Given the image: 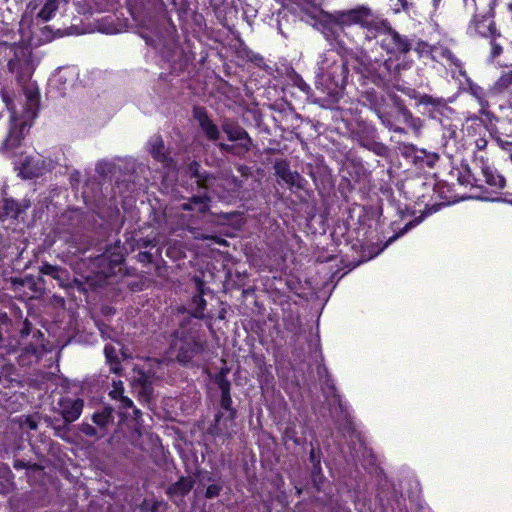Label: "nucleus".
<instances>
[{
	"label": "nucleus",
	"instance_id": "1",
	"mask_svg": "<svg viewBox=\"0 0 512 512\" xmlns=\"http://www.w3.org/2000/svg\"><path fill=\"white\" fill-rule=\"evenodd\" d=\"M8 70L15 74L26 98V110L34 117L39 105V89L36 82L31 81L35 70L33 61L25 53L22 57L15 55L8 62Z\"/></svg>",
	"mask_w": 512,
	"mask_h": 512
},
{
	"label": "nucleus",
	"instance_id": "2",
	"mask_svg": "<svg viewBox=\"0 0 512 512\" xmlns=\"http://www.w3.org/2000/svg\"><path fill=\"white\" fill-rule=\"evenodd\" d=\"M333 22L340 26L360 25L368 31L382 32L388 28V21L374 14L366 7L337 13L332 16Z\"/></svg>",
	"mask_w": 512,
	"mask_h": 512
},
{
	"label": "nucleus",
	"instance_id": "3",
	"mask_svg": "<svg viewBox=\"0 0 512 512\" xmlns=\"http://www.w3.org/2000/svg\"><path fill=\"white\" fill-rule=\"evenodd\" d=\"M475 14L470 24V31L485 38L498 36L494 21L497 0H474Z\"/></svg>",
	"mask_w": 512,
	"mask_h": 512
},
{
	"label": "nucleus",
	"instance_id": "4",
	"mask_svg": "<svg viewBox=\"0 0 512 512\" xmlns=\"http://www.w3.org/2000/svg\"><path fill=\"white\" fill-rule=\"evenodd\" d=\"M173 347L178 350V361L186 363L204 350L205 341L196 332L184 333L178 331Z\"/></svg>",
	"mask_w": 512,
	"mask_h": 512
},
{
	"label": "nucleus",
	"instance_id": "5",
	"mask_svg": "<svg viewBox=\"0 0 512 512\" xmlns=\"http://www.w3.org/2000/svg\"><path fill=\"white\" fill-rule=\"evenodd\" d=\"M193 116L198 121L201 130L209 141L215 142L219 140L220 130L209 117L207 110L204 107H194Z\"/></svg>",
	"mask_w": 512,
	"mask_h": 512
},
{
	"label": "nucleus",
	"instance_id": "6",
	"mask_svg": "<svg viewBox=\"0 0 512 512\" xmlns=\"http://www.w3.org/2000/svg\"><path fill=\"white\" fill-rule=\"evenodd\" d=\"M24 126V123H18L17 119L12 117V124L10 126L9 133L1 147V151L3 153L13 155L14 151L20 147L21 141L24 138Z\"/></svg>",
	"mask_w": 512,
	"mask_h": 512
},
{
	"label": "nucleus",
	"instance_id": "7",
	"mask_svg": "<svg viewBox=\"0 0 512 512\" xmlns=\"http://www.w3.org/2000/svg\"><path fill=\"white\" fill-rule=\"evenodd\" d=\"M60 412L65 422H74L77 420L83 410V400L64 398L59 402Z\"/></svg>",
	"mask_w": 512,
	"mask_h": 512
},
{
	"label": "nucleus",
	"instance_id": "8",
	"mask_svg": "<svg viewBox=\"0 0 512 512\" xmlns=\"http://www.w3.org/2000/svg\"><path fill=\"white\" fill-rule=\"evenodd\" d=\"M197 294L193 296L191 300V314L199 319L205 318L206 300L204 299L205 294V283L199 277L194 278Z\"/></svg>",
	"mask_w": 512,
	"mask_h": 512
},
{
	"label": "nucleus",
	"instance_id": "9",
	"mask_svg": "<svg viewBox=\"0 0 512 512\" xmlns=\"http://www.w3.org/2000/svg\"><path fill=\"white\" fill-rule=\"evenodd\" d=\"M221 128L229 141H239L250 137L244 128L231 119H224Z\"/></svg>",
	"mask_w": 512,
	"mask_h": 512
},
{
	"label": "nucleus",
	"instance_id": "10",
	"mask_svg": "<svg viewBox=\"0 0 512 512\" xmlns=\"http://www.w3.org/2000/svg\"><path fill=\"white\" fill-rule=\"evenodd\" d=\"M150 147L152 157L155 160L168 165L169 157L165 149L164 141L160 136H155L150 140Z\"/></svg>",
	"mask_w": 512,
	"mask_h": 512
},
{
	"label": "nucleus",
	"instance_id": "11",
	"mask_svg": "<svg viewBox=\"0 0 512 512\" xmlns=\"http://www.w3.org/2000/svg\"><path fill=\"white\" fill-rule=\"evenodd\" d=\"M276 175L281 178L286 184L293 186L296 184L299 175L296 172H292L286 161H278L274 165Z\"/></svg>",
	"mask_w": 512,
	"mask_h": 512
},
{
	"label": "nucleus",
	"instance_id": "12",
	"mask_svg": "<svg viewBox=\"0 0 512 512\" xmlns=\"http://www.w3.org/2000/svg\"><path fill=\"white\" fill-rule=\"evenodd\" d=\"M44 169V161H35L33 158H26L21 163V173L26 178H34L42 175Z\"/></svg>",
	"mask_w": 512,
	"mask_h": 512
},
{
	"label": "nucleus",
	"instance_id": "13",
	"mask_svg": "<svg viewBox=\"0 0 512 512\" xmlns=\"http://www.w3.org/2000/svg\"><path fill=\"white\" fill-rule=\"evenodd\" d=\"M385 31L388 32L390 40L394 44L395 50L397 52L405 54L411 50L412 45L410 41L406 37L400 35L397 31L393 30L389 24L388 28L382 32Z\"/></svg>",
	"mask_w": 512,
	"mask_h": 512
},
{
	"label": "nucleus",
	"instance_id": "14",
	"mask_svg": "<svg viewBox=\"0 0 512 512\" xmlns=\"http://www.w3.org/2000/svg\"><path fill=\"white\" fill-rule=\"evenodd\" d=\"M194 486V480L191 477H181L179 481L171 485L167 493L170 496L183 497L188 494Z\"/></svg>",
	"mask_w": 512,
	"mask_h": 512
},
{
	"label": "nucleus",
	"instance_id": "15",
	"mask_svg": "<svg viewBox=\"0 0 512 512\" xmlns=\"http://www.w3.org/2000/svg\"><path fill=\"white\" fill-rule=\"evenodd\" d=\"M498 123L497 136H501L503 139L512 138V108L506 110L505 115L498 120Z\"/></svg>",
	"mask_w": 512,
	"mask_h": 512
},
{
	"label": "nucleus",
	"instance_id": "16",
	"mask_svg": "<svg viewBox=\"0 0 512 512\" xmlns=\"http://www.w3.org/2000/svg\"><path fill=\"white\" fill-rule=\"evenodd\" d=\"M482 174L485 178V182L496 189H502L505 186V179L503 176L497 174L488 166L482 168Z\"/></svg>",
	"mask_w": 512,
	"mask_h": 512
},
{
	"label": "nucleus",
	"instance_id": "17",
	"mask_svg": "<svg viewBox=\"0 0 512 512\" xmlns=\"http://www.w3.org/2000/svg\"><path fill=\"white\" fill-rule=\"evenodd\" d=\"M208 201L209 198L207 196H194L189 202L182 204V209H197V211L204 213L208 210Z\"/></svg>",
	"mask_w": 512,
	"mask_h": 512
},
{
	"label": "nucleus",
	"instance_id": "18",
	"mask_svg": "<svg viewBox=\"0 0 512 512\" xmlns=\"http://www.w3.org/2000/svg\"><path fill=\"white\" fill-rule=\"evenodd\" d=\"M512 87V69L502 73L492 86L494 93L500 94Z\"/></svg>",
	"mask_w": 512,
	"mask_h": 512
},
{
	"label": "nucleus",
	"instance_id": "19",
	"mask_svg": "<svg viewBox=\"0 0 512 512\" xmlns=\"http://www.w3.org/2000/svg\"><path fill=\"white\" fill-rule=\"evenodd\" d=\"M58 9V0H46L45 4L38 13V18L42 21H49Z\"/></svg>",
	"mask_w": 512,
	"mask_h": 512
},
{
	"label": "nucleus",
	"instance_id": "20",
	"mask_svg": "<svg viewBox=\"0 0 512 512\" xmlns=\"http://www.w3.org/2000/svg\"><path fill=\"white\" fill-rule=\"evenodd\" d=\"M415 51H417L420 55H428L431 54L433 56L435 51H451L449 48L443 45H430L427 42L419 41L415 46Z\"/></svg>",
	"mask_w": 512,
	"mask_h": 512
},
{
	"label": "nucleus",
	"instance_id": "21",
	"mask_svg": "<svg viewBox=\"0 0 512 512\" xmlns=\"http://www.w3.org/2000/svg\"><path fill=\"white\" fill-rule=\"evenodd\" d=\"M252 146L253 141L251 137L239 140V143L234 145L233 155L243 157L247 152H249L252 149Z\"/></svg>",
	"mask_w": 512,
	"mask_h": 512
},
{
	"label": "nucleus",
	"instance_id": "22",
	"mask_svg": "<svg viewBox=\"0 0 512 512\" xmlns=\"http://www.w3.org/2000/svg\"><path fill=\"white\" fill-rule=\"evenodd\" d=\"M199 167V164L194 162L192 165H191V169H194L195 168V172H197V168ZM195 175L198 177V184L203 187V188H206V189H213L214 187V183L217 181V179L213 176H205V177H200L197 173H195Z\"/></svg>",
	"mask_w": 512,
	"mask_h": 512
},
{
	"label": "nucleus",
	"instance_id": "23",
	"mask_svg": "<svg viewBox=\"0 0 512 512\" xmlns=\"http://www.w3.org/2000/svg\"><path fill=\"white\" fill-rule=\"evenodd\" d=\"M390 6L395 13H400L401 11H408L413 4L408 0H389Z\"/></svg>",
	"mask_w": 512,
	"mask_h": 512
},
{
	"label": "nucleus",
	"instance_id": "24",
	"mask_svg": "<svg viewBox=\"0 0 512 512\" xmlns=\"http://www.w3.org/2000/svg\"><path fill=\"white\" fill-rule=\"evenodd\" d=\"M40 272L44 275H49L53 278H59L60 268L57 266L45 263L40 267Z\"/></svg>",
	"mask_w": 512,
	"mask_h": 512
},
{
	"label": "nucleus",
	"instance_id": "25",
	"mask_svg": "<svg viewBox=\"0 0 512 512\" xmlns=\"http://www.w3.org/2000/svg\"><path fill=\"white\" fill-rule=\"evenodd\" d=\"M111 417V410L105 409L102 413H96L93 415V421L97 425L105 426Z\"/></svg>",
	"mask_w": 512,
	"mask_h": 512
},
{
	"label": "nucleus",
	"instance_id": "26",
	"mask_svg": "<svg viewBox=\"0 0 512 512\" xmlns=\"http://www.w3.org/2000/svg\"><path fill=\"white\" fill-rule=\"evenodd\" d=\"M495 140L497 141L498 145L508 153L509 159L512 162V141L503 139L501 136H496Z\"/></svg>",
	"mask_w": 512,
	"mask_h": 512
},
{
	"label": "nucleus",
	"instance_id": "27",
	"mask_svg": "<svg viewBox=\"0 0 512 512\" xmlns=\"http://www.w3.org/2000/svg\"><path fill=\"white\" fill-rule=\"evenodd\" d=\"M222 490V485L220 484H211L207 487L205 496L209 499L217 497Z\"/></svg>",
	"mask_w": 512,
	"mask_h": 512
},
{
	"label": "nucleus",
	"instance_id": "28",
	"mask_svg": "<svg viewBox=\"0 0 512 512\" xmlns=\"http://www.w3.org/2000/svg\"><path fill=\"white\" fill-rule=\"evenodd\" d=\"M221 407L227 411H233L232 409V398H231V395H230V392L229 393H222L221 395Z\"/></svg>",
	"mask_w": 512,
	"mask_h": 512
},
{
	"label": "nucleus",
	"instance_id": "29",
	"mask_svg": "<svg viewBox=\"0 0 512 512\" xmlns=\"http://www.w3.org/2000/svg\"><path fill=\"white\" fill-rule=\"evenodd\" d=\"M123 383L119 381L118 383L114 382V389L110 391L109 395L113 399H120L123 396Z\"/></svg>",
	"mask_w": 512,
	"mask_h": 512
},
{
	"label": "nucleus",
	"instance_id": "30",
	"mask_svg": "<svg viewBox=\"0 0 512 512\" xmlns=\"http://www.w3.org/2000/svg\"><path fill=\"white\" fill-rule=\"evenodd\" d=\"M490 45H491V56L493 59L500 56L503 52L502 46L496 42L495 38H490Z\"/></svg>",
	"mask_w": 512,
	"mask_h": 512
},
{
	"label": "nucleus",
	"instance_id": "31",
	"mask_svg": "<svg viewBox=\"0 0 512 512\" xmlns=\"http://www.w3.org/2000/svg\"><path fill=\"white\" fill-rule=\"evenodd\" d=\"M439 57L446 58L454 64H456V62H457L456 58L452 55V53L450 51H435L433 54V58L437 59Z\"/></svg>",
	"mask_w": 512,
	"mask_h": 512
},
{
	"label": "nucleus",
	"instance_id": "32",
	"mask_svg": "<svg viewBox=\"0 0 512 512\" xmlns=\"http://www.w3.org/2000/svg\"><path fill=\"white\" fill-rule=\"evenodd\" d=\"M25 425L31 429V430H35L37 429L38 427V422L36 421V419L32 416H28L26 417L25 419Z\"/></svg>",
	"mask_w": 512,
	"mask_h": 512
},
{
	"label": "nucleus",
	"instance_id": "33",
	"mask_svg": "<svg viewBox=\"0 0 512 512\" xmlns=\"http://www.w3.org/2000/svg\"><path fill=\"white\" fill-rule=\"evenodd\" d=\"M218 385L222 393L230 392V383L228 380L222 378L219 380Z\"/></svg>",
	"mask_w": 512,
	"mask_h": 512
},
{
	"label": "nucleus",
	"instance_id": "34",
	"mask_svg": "<svg viewBox=\"0 0 512 512\" xmlns=\"http://www.w3.org/2000/svg\"><path fill=\"white\" fill-rule=\"evenodd\" d=\"M219 149L222 152L233 154L234 152V145L226 144V143H219L218 144Z\"/></svg>",
	"mask_w": 512,
	"mask_h": 512
},
{
	"label": "nucleus",
	"instance_id": "35",
	"mask_svg": "<svg viewBox=\"0 0 512 512\" xmlns=\"http://www.w3.org/2000/svg\"><path fill=\"white\" fill-rule=\"evenodd\" d=\"M475 145H476L477 149L484 150L487 146V140L485 138H478L475 141Z\"/></svg>",
	"mask_w": 512,
	"mask_h": 512
},
{
	"label": "nucleus",
	"instance_id": "36",
	"mask_svg": "<svg viewBox=\"0 0 512 512\" xmlns=\"http://www.w3.org/2000/svg\"><path fill=\"white\" fill-rule=\"evenodd\" d=\"M120 401L124 409H128L133 406L132 400H130L128 397L122 396Z\"/></svg>",
	"mask_w": 512,
	"mask_h": 512
},
{
	"label": "nucleus",
	"instance_id": "37",
	"mask_svg": "<svg viewBox=\"0 0 512 512\" xmlns=\"http://www.w3.org/2000/svg\"><path fill=\"white\" fill-rule=\"evenodd\" d=\"M112 351H113L112 347H110V346L105 347V354H106L107 358H109V352H112Z\"/></svg>",
	"mask_w": 512,
	"mask_h": 512
},
{
	"label": "nucleus",
	"instance_id": "38",
	"mask_svg": "<svg viewBox=\"0 0 512 512\" xmlns=\"http://www.w3.org/2000/svg\"><path fill=\"white\" fill-rule=\"evenodd\" d=\"M14 467L16 469H19V468H22L23 467V464L20 462V461H16L15 464H14Z\"/></svg>",
	"mask_w": 512,
	"mask_h": 512
},
{
	"label": "nucleus",
	"instance_id": "39",
	"mask_svg": "<svg viewBox=\"0 0 512 512\" xmlns=\"http://www.w3.org/2000/svg\"><path fill=\"white\" fill-rule=\"evenodd\" d=\"M486 106H487V102H485V104H482V109H481L482 112L486 111Z\"/></svg>",
	"mask_w": 512,
	"mask_h": 512
},
{
	"label": "nucleus",
	"instance_id": "40",
	"mask_svg": "<svg viewBox=\"0 0 512 512\" xmlns=\"http://www.w3.org/2000/svg\"><path fill=\"white\" fill-rule=\"evenodd\" d=\"M93 432H94V429L91 427V428H90V430H89V432H87V434H91V435H92V434H93Z\"/></svg>",
	"mask_w": 512,
	"mask_h": 512
},
{
	"label": "nucleus",
	"instance_id": "41",
	"mask_svg": "<svg viewBox=\"0 0 512 512\" xmlns=\"http://www.w3.org/2000/svg\"><path fill=\"white\" fill-rule=\"evenodd\" d=\"M508 9L512 12V3L508 5Z\"/></svg>",
	"mask_w": 512,
	"mask_h": 512
},
{
	"label": "nucleus",
	"instance_id": "42",
	"mask_svg": "<svg viewBox=\"0 0 512 512\" xmlns=\"http://www.w3.org/2000/svg\"><path fill=\"white\" fill-rule=\"evenodd\" d=\"M135 415H138L140 413V411L138 409H135Z\"/></svg>",
	"mask_w": 512,
	"mask_h": 512
},
{
	"label": "nucleus",
	"instance_id": "43",
	"mask_svg": "<svg viewBox=\"0 0 512 512\" xmlns=\"http://www.w3.org/2000/svg\"><path fill=\"white\" fill-rule=\"evenodd\" d=\"M170 253H171V248H168L167 249V254L170 255Z\"/></svg>",
	"mask_w": 512,
	"mask_h": 512
},
{
	"label": "nucleus",
	"instance_id": "44",
	"mask_svg": "<svg viewBox=\"0 0 512 512\" xmlns=\"http://www.w3.org/2000/svg\"><path fill=\"white\" fill-rule=\"evenodd\" d=\"M155 510H156V507H153V512H155Z\"/></svg>",
	"mask_w": 512,
	"mask_h": 512
}]
</instances>
